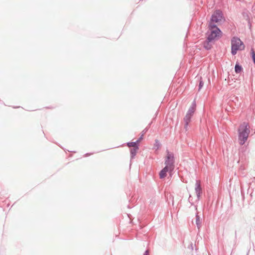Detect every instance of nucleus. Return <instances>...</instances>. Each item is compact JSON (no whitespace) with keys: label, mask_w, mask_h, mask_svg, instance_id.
I'll return each instance as SVG.
<instances>
[{"label":"nucleus","mask_w":255,"mask_h":255,"mask_svg":"<svg viewBox=\"0 0 255 255\" xmlns=\"http://www.w3.org/2000/svg\"><path fill=\"white\" fill-rule=\"evenodd\" d=\"M188 116H189V117H190L191 118V117L192 116L193 114H191V113H190L189 112H187V114H186Z\"/></svg>","instance_id":"nucleus-14"},{"label":"nucleus","mask_w":255,"mask_h":255,"mask_svg":"<svg viewBox=\"0 0 255 255\" xmlns=\"http://www.w3.org/2000/svg\"><path fill=\"white\" fill-rule=\"evenodd\" d=\"M232 53L235 55L238 51L243 50L245 49L243 42L237 37H233L232 39Z\"/></svg>","instance_id":"nucleus-4"},{"label":"nucleus","mask_w":255,"mask_h":255,"mask_svg":"<svg viewBox=\"0 0 255 255\" xmlns=\"http://www.w3.org/2000/svg\"><path fill=\"white\" fill-rule=\"evenodd\" d=\"M204 47L207 48V49H209L210 48V47H208V46H207L206 45H205V44L204 45Z\"/></svg>","instance_id":"nucleus-16"},{"label":"nucleus","mask_w":255,"mask_h":255,"mask_svg":"<svg viewBox=\"0 0 255 255\" xmlns=\"http://www.w3.org/2000/svg\"><path fill=\"white\" fill-rule=\"evenodd\" d=\"M196 105L195 103H192V106L189 109L188 112L193 114L195 111Z\"/></svg>","instance_id":"nucleus-8"},{"label":"nucleus","mask_w":255,"mask_h":255,"mask_svg":"<svg viewBox=\"0 0 255 255\" xmlns=\"http://www.w3.org/2000/svg\"><path fill=\"white\" fill-rule=\"evenodd\" d=\"M223 19L224 18L222 12L220 10H216L213 14L210 23H212V24H214V22L218 23L222 21Z\"/></svg>","instance_id":"nucleus-5"},{"label":"nucleus","mask_w":255,"mask_h":255,"mask_svg":"<svg viewBox=\"0 0 255 255\" xmlns=\"http://www.w3.org/2000/svg\"><path fill=\"white\" fill-rule=\"evenodd\" d=\"M196 223L197 226L198 227V228L199 229L201 226V221L200 218L198 215H197L196 216Z\"/></svg>","instance_id":"nucleus-10"},{"label":"nucleus","mask_w":255,"mask_h":255,"mask_svg":"<svg viewBox=\"0 0 255 255\" xmlns=\"http://www.w3.org/2000/svg\"><path fill=\"white\" fill-rule=\"evenodd\" d=\"M137 150V149H136V148H134L133 149H132V150H131V154H133V155H135V153H136V150Z\"/></svg>","instance_id":"nucleus-12"},{"label":"nucleus","mask_w":255,"mask_h":255,"mask_svg":"<svg viewBox=\"0 0 255 255\" xmlns=\"http://www.w3.org/2000/svg\"><path fill=\"white\" fill-rule=\"evenodd\" d=\"M242 71V67L238 64L235 66V71L237 73H239Z\"/></svg>","instance_id":"nucleus-11"},{"label":"nucleus","mask_w":255,"mask_h":255,"mask_svg":"<svg viewBox=\"0 0 255 255\" xmlns=\"http://www.w3.org/2000/svg\"><path fill=\"white\" fill-rule=\"evenodd\" d=\"M144 133H142L139 139L137 140L135 142H131L128 143V145L129 147H133L135 148L136 149H138L137 144L140 142V141L142 139V136H143Z\"/></svg>","instance_id":"nucleus-6"},{"label":"nucleus","mask_w":255,"mask_h":255,"mask_svg":"<svg viewBox=\"0 0 255 255\" xmlns=\"http://www.w3.org/2000/svg\"><path fill=\"white\" fill-rule=\"evenodd\" d=\"M191 120V117H189V116H188L186 115L184 119V121L185 123V127H187L188 125V124L190 123Z\"/></svg>","instance_id":"nucleus-9"},{"label":"nucleus","mask_w":255,"mask_h":255,"mask_svg":"<svg viewBox=\"0 0 255 255\" xmlns=\"http://www.w3.org/2000/svg\"><path fill=\"white\" fill-rule=\"evenodd\" d=\"M144 255H148V252L146 251L145 253H144Z\"/></svg>","instance_id":"nucleus-15"},{"label":"nucleus","mask_w":255,"mask_h":255,"mask_svg":"<svg viewBox=\"0 0 255 255\" xmlns=\"http://www.w3.org/2000/svg\"><path fill=\"white\" fill-rule=\"evenodd\" d=\"M203 86V82L202 81H200V84H199V89H201Z\"/></svg>","instance_id":"nucleus-13"},{"label":"nucleus","mask_w":255,"mask_h":255,"mask_svg":"<svg viewBox=\"0 0 255 255\" xmlns=\"http://www.w3.org/2000/svg\"><path fill=\"white\" fill-rule=\"evenodd\" d=\"M165 164V167L159 173L160 178H164L167 175V172H171L174 169V156L172 153L167 152Z\"/></svg>","instance_id":"nucleus-1"},{"label":"nucleus","mask_w":255,"mask_h":255,"mask_svg":"<svg viewBox=\"0 0 255 255\" xmlns=\"http://www.w3.org/2000/svg\"><path fill=\"white\" fill-rule=\"evenodd\" d=\"M209 34L208 36V40L209 41L219 38L221 36V31L214 24L209 23Z\"/></svg>","instance_id":"nucleus-3"},{"label":"nucleus","mask_w":255,"mask_h":255,"mask_svg":"<svg viewBox=\"0 0 255 255\" xmlns=\"http://www.w3.org/2000/svg\"><path fill=\"white\" fill-rule=\"evenodd\" d=\"M195 192L197 195V198L199 199L200 197V194L202 193V190H201L200 184L198 182H197L196 183Z\"/></svg>","instance_id":"nucleus-7"},{"label":"nucleus","mask_w":255,"mask_h":255,"mask_svg":"<svg viewBox=\"0 0 255 255\" xmlns=\"http://www.w3.org/2000/svg\"><path fill=\"white\" fill-rule=\"evenodd\" d=\"M250 133V127L247 123H243L239 128V140L240 144L243 145L247 140Z\"/></svg>","instance_id":"nucleus-2"}]
</instances>
